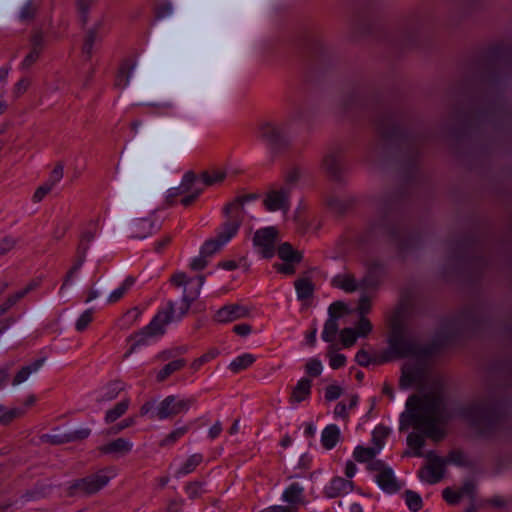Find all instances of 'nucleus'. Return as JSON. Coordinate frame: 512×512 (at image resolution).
Returning a JSON list of instances; mask_svg holds the SVG:
<instances>
[{
  "label": "nucleus",
  "mask_w": 512,
  "mask_h": 512,
  "mask_svg": "<svg viewBox=\"0 0 512 512\" xmlns=\"http://www.w3.org/2000/svg\"><path fill=\"white\" fill-rule=\"evenodd\" d=\"M410 409L408 419L419 433L412 432L407 436V444L414 450V456H424L421 451L425 445L424 437L438 442L445 436L442 425L448 421L443 397L437 393H427L422 397L411 396L407 401Z\"/></svg>",
  "instance_id": "obj_1"
},
{
  "label": "nucleus",
  "mask_w": 512,
  "mask_h": 512,
  "mask_svg": "<svg viewBox=\"0 0 512 512\" xmlns=\"http://www.w3.org/2000/svg\"><path fill=\"white\" fill-rule=\"evenodd\" d=\"M198 290H184L183 297L179 301H169L160 309L150 323L134 335L135 343L125 357L130 355L135 346L144 344L147 337L162 335L165 327L170 322L180 320L189 310L192 302L197 299Z\"/></svg>",
  "instance_id": "obj_2"
},
{
  "label": "nucleus",
  "mask_w": 512,
  "mask_h": 512,
  "mask_svg": "<svg viewBox=\"0 0 512 512\" xmlns=\"http://www.w3.org/2000/svg\"><path fill=\"white\" fill-rule=\"evenodd\" d=\"M389 348L398 358L418 356L423 352L421 345L409 334L406 324V308L400 304L389 317Z\"/></svg>",
  "instance_id": "obj_3"
},
{
  "label": "nucleus",
  "mask_w": 512,
  "mask_h": 512,
  "mask_svg": "<svg viewBox=\"0 0 512 512\" xmlns=\"http://www.w3.org/2000/svg\"><path fill=\"white\" fill-rule=\"evenodd\" d=\"M461 415L485 437L493 435L504 421L501 407L494 401L471 403L461 410Z\"/></svg>",
  "instance_id": "obj_4"
},
{
  "label": "nucleus",
  "mask_w": 512,
  "mask_h": 512,
  "mask_svg": "<svg viewBox=\"0 0 512 512\" xmlns=\"http://www.w3.org/2000/svg\"><path fill=\"white\" fill-rule=\"evenodd\" d=\"M115 476L116 473L113 468L100 469L96 473L73 481L67 489V495L70 497L94 495L107 486Z\"/></svg>",
  "instance_id": "obj_5"
},
{
  "label": "nucleus",
  "mask_w": 512,
  "mask_h": 512,
  "mask_svg": "<svg viewBox=\"0 0 512 512\" xmlns=\"http://www.w3.org/2000/svg\"><path fill=\"white\" fill-rule=\"evenodd\" d=\"M203 193V187L199 185L198 176L192 172H186L179 186L170 188L166 197L169 205L177 203V198L182 196L180 204L184 207L192 205Z\"/></svg>",
  "instance_id": "obj_6"
},
{
  "label": "nucleus",
  "mask_w": 512,
  "mask_h": 512,
  "mask_svg": "<svg viewBox=\"0 0 512 512\" xmlns=\"http://www.w3.org/2000/svg\"><path fill=\"white\" fill-rule=\"evenodd\" d=\"M195 403L196 399L194 397L179 399L175 395H169L158 404L152 417L159 420L173 418L181 413L187 412Z\"/></svg>",
  "instance_id": "obj_7"
},
{
  "label": "nucleus",
  "mask_w": 512,
  "mask_h": 512,
  "mask_svg": "<svg viewBox=\"0 0 512 512\" xmlns=\"http://www.w3.org/2000/svg\"><path fill=\"white\" fill-rule=\"evenodd\" d=\"M425 457L428 463L418 472V476L424 482L436 484L443 478L446 461L433 451L428 452Z\"/></svg>",
  "instance_id": "obj_8"
},
{
  "label": "nucleus",
  "mask_w": 512,
  "mask_h": 512,
  "mask_svg": "<svg viewBox=\"0 0 512 512\" xmlns=\"http://www.w3.org/2000/svg\"><path fill=\"white\" fill-rule=\"evenodd\" d=\"M256 136L273 150L280 149L286 144L283 129L270 122L261 123L257 128Z\"/></svg>",
  "instance_id": "obj_9"
},
{
  "label": "nucleus",
  "mask_w": 512,
  "mask_h": 512,
  "mask_svg": "<svg viewBox=\"0 0 512 512\" xmlns=\"http://www.w3.org/2000/svg\"><path fill=\"white\" fill-rule=\"evenodd\" d=\"M277 235V229L272 226L261 228L255 232L253 243L263 258L274 256Z\"/></svg>",
  "instance_id": "obj_10"
},
{
  "label": "nucleus",
  "mask_w": 512,
  "mask_h": 512,
  "mask_svg": "<svg viewBox=\"0 0 512 512\" xmlns=\"http://www.w3.org/2000/svg\"><path fill=\"white\" fill-rule=\"evenodd\" d=\"M291 188L289 186H280L269 190L263 200L267 211H287L290 208Z\"/></svg>",
  "instance_id": "obj_11"
},
{
  "label": "nucleus",
  "mask_w": 512,
  "mask_h": 512,
  "mask_svg": "<svg viewBox=\"0 0 512 512\" xmlns=\"http://www.w3.org/2000/svg\"><path fill=\"white\" fill-rule=\"evenodd\" d=\"M425 366L422 361L406 362L401 369L399 387L407 389L413 384L420 382L424 376Z\"/></svg>",
  "instance_id": "obj_12"
},
{
  "label": "nucleus",
  "mask_w": 512,
  "mask_h": 512,
  "mask_svg": "<svg viewBox=\"0 0 512 512\" xmlns=\"http://www.w3.org/2000/svg\"><path fill=\"white\" fill-rule=\"evenodd\" d=\"M159 229L153 215L144 218H138L132 221L129 226V235L134 239H144Z\"/></svg>",
  "instance_id": "obj_13"
},
{
  "label": "nucleus",
  "mask_w": 512,
  "mask_h": 512,
  "mask_svg": "<svg viewBox=\"0 0 512 512\" xmlns=\"http://www.w3.org/2000/svg\"><path fill=\"white\" fill-rule=\"evenodd\" d=\"M31 48L20 64V69L27 70L31 68L40 58L44 50V36L41 32H35L30 38Z\"/></svg>",
  "instance_id": "obj_14"
},
{
  "label": "nucleus",
  "mask_w": 512,
  "mask_h": 512,
  "mask_svg": "<svg viewBox=\"0 0 512 512\" xmlns=\"http://www.w3.org/2000/svg\"><path fill=\"white\" fill-rule=\"evenodd\" d=\"M133 448L132 442L125 438H117L104 445H101L98 450L102 454L113 455L116 457L127 455Z\"/></svg>",
  "instance_id": "obj_15"
},
{
  "label": "nucleus",
  "mask_w": 512,
  "mask_h": 512,
  "mask_svg": "<svg viewBox=\"0 0 512 512\" xmlns=\"http://www.w3.org/2000/svg\"><path fill=\"white\" fill-rule=\"evenodd\" d=\"M248 314L247 308L238 305V304H231L226 305L222 308H220L214 318L219 323H227L232 322L234 320L240 319L245 317Z\"/></svg>",
  "instance_id": "obj_16"
},
{
  "label": "nucleus",
  "mask_w": 512,
  "mask_h": 512,
  "mask_svg": "<svg viewBox=\"0 0 512 512\" xmlns=\"http://www.w3.org/2000/svg\"><path fill=\"white\" fill-rule=\"evenodd\" d=\"M354 488L353 482L342 477H334L324 489L328 498H336L351 492Z\"/></svg>",
  "instance_id": "obj_17"
},
{
  "label": "nucleus",
  "mask_w": 512,
  "mask_h": 512,
  "mask_svg": "<svg viewBox=\"0 0 512 512\" xmlns=\"http://www.w3.org/2000/svg\"><path fill=\"white\" fill-rule=\"evenodd\" d=\"M282 500L292 508H298L306 503L304 488L297 482L291 483L283 492Z\"/></svg>",
  "instance_id": "obj_18"
},
{
  "label": "nucleus",
  "mask_w": 512,
  "mask_h": 512,
  "mask_svg": "<svg viewBox=\"0 0 512 512\" xmlns=\"http://www.w3.org/2000/svg\"><path fill=\"white\" fill-rule=\"evenodd\" d=\"M253 199L251 195H242L236 197L232 202L224 207V213L229 219L239 218L240 224L243 221L244 204L245 202Z\"/></svg>",
  "instance_id": "obj_19"
},
{
  "label": "nucleus",
  "mask_w": 512,
  "mask_h": 512,
  "mask_svg": "<svg viewBox=\"0 0 512 512\" xmlns=\"http://www.w3.org/2000/svg\"><path fill=\"white\" fill-rule=\"evenodd\" d=\"M376 482L387 493H395L401 488L390 467L376 475Z\"/></svg>",
  "instance_id": "obj_20"
},
{
  "label": "nucleus",
  "mask_w": 512,
  "mask_h": 512,
  "mask_svg": "<svg viewBox=\"0 0 512 512\" xmlns=\"http://www.w3.org/2000/svg\"><path fill=\"white\" fill-rule=\"evenodd\" d=\"M240 220L238 217L235 219L227 220L218 228L216 237L222 241V243H228L236 234L240 228Z\"/></svg>",
  "instance_id": "obj_21"
},
{
  "label": "nucleus",
  "mask_w": 512,
  "mask_h": 512,
  "mask_svg": "<svg viewBox=\"0 0 512 512\" xmlns=\"http://www.w3.org/2000/svg\"><path fill=\"white\" fill-rule=\"evenodd\" d=\"M323 168L333 178H339L341 173V153L339 150L331 151L323 158Z\"/></svg>",
  "instance_id": "obj_22"
},
{
  "label": "nucleus",
  "mask_w": 512,
  "mask_h": 512,
  "mask_svg": "<svg viewBox=\"0 0 512 512\" xmlns=\"http://www.w3.org/2000/svg\"><path fill=\"white\" fill-rule=\"evenodd\" d=\"M312 381L308 378L300 379L292 389L289 401L290 403H301L311 395Z\"/></svg>",
  "instance_id": "obj_23"
},
{
  "label": "nucleus",
  "mask_w": 512,
  "mask_h": 512,
  "mask_svg": "<svg viewBox=\"0 0 512 512\" xmlns=\"http://www.w3.org/2000/svg\"><path fill=\"white\" fill-rule=\"evenodd\" d=\"M340 439V430L337 425L326 426L321 434V443L327 450L333 449Z\"/></svg>",
  "instance_id": "obj_24"
},
{
  "label": "nucleus",
  "mask_w": 512,
  "mask_h": 512,
  "mask_svg": "<svg viewBox=\"0 0 512 512\" xmlns=\"http://www.w3.org/2000/svg\"><path fill=\"white\" fill-rule=\"evenodd\" d=\"M170 282L172 285L177 287L190 285L200 288L205 282V276L197 275L194 278H189L184 272H178L170 277Z\"/></svg>",
  "instance_id": "obj_25"
},
{
  "label": "nucleus",
  "mask_w": 512,
  "mask_h": 512,
  "mask_svg": "<svg viewBox=\"0 0 512 512\" xmlns=\"http://www.w3.org/2000/svg\"><path fill=\"white\" fill-rule=\"evenodd\" d=\"M146 113L153 116H173L175 105L172 102L146 103Z\"/></svg>",
  "instance_id": "obj_26"
},
{
  "label": "nucleus",
  "mask_w": 512,
  "mask_h": 512,
  "mask_svg": "<svg viewBox=\"0 0 512 512\" xmlns=\"http://www.w3.org/2000/svg\"><path fill=\"white\" fill-rule=\"evenodd\" d=\"M44 362L45 358H40L35 360L33 363L22 367L12 380V385L17 386L26 381L32 373L37 372L42 367Z\"/></svg>",
  "instance_id": "obj_27"
},
{
  "label": "nucleus",
  "mask_w": 512,
  "mask_h": 512,
  "mask_svg": "<svg viewBox=\"0 0 512 512\" xmlns=\"http://www.w3.org/2000/svg\"><path fill=\"white\" fill-rule=\"evenodd\" d=\"M226 178V173L220 169H214L211 171H204L201 173L200 177H198L199 185L203 188L205 186H213L215 184H219L224 181Z\"/></svg>",
  "instance_id": "obj_28"
},
{
  "label": "nucleus",
  "mask_w": 512,
  "mask_h": 512,
  "mask_svg": "<svg viewBox=\"0 0 512 512\" xmlns=\"http://www.w3.org/2000/svg\"><path fill=\"white\" fill-rule=\"evenodd\" d=\"M186 365V360L183 358L170 361L157 373L156 380L158 382L165 381L173 373L180 371Z\"/></svg>",
  "instance_id": "obj_29"
},
{
  "label": "nucleus",
  "mask_w": 512,
  "mask_h": 512,
  "mask_svg": "<svg viewBox=\"0 0 512 512\" xmlns=\"http://www.w3.org/2000/svg\"><path fill=\"white\" fill-rule=\"evenodd\" d=\"M133 69L134 64L130 61L122 63L115 78V86L119 88H125L128 86Z\"/></svg>",
  "instance_id": "obj_30"
},
{
  "label": "nucleus",
  "mask_w": 512,
  "mask_h": 512,
  "mask_svg": "<svg viewBox=\"0 0 512 512\" xmlns=\"http://www.w3.org/2000/svg\"><path fill=\"white\" fill-rule=\"evenodd\" d=\"M130 405V400L128 398L121 400L118 402L113 408L107 410L105 414V422L107 424L115 422L121 416H123L128 410Z\"/></svg>",
  "instance_id": "obj_31"
},
{
  "label": "nucleus",
  "mask_w": 512,
  "mask_h": 512,
  "mask_svg": "<svg viewBox=\"0 0 512 512\" xmlns=\"http://www.w3.org/2000/svg\"><path fill=\"white\" fill-rule=\"evenodd\" d=\"M124 389V385L120 381L110 382L102 391L97 399L98 402L111 401L115 399L119 393Z\"/></svg>",
  "instance_id": "obj_32"
},
{
  "label": "nucleus",
  "mask_w": 512,
  "mask_h": 512,
  "mask_svg": "<svg viewBox=\"0 0 512 512\" xmlns=\"http://www.w3.org/2000/svg\"><path fill=\"white\" fill-rule=\"evenodd\" d=\"M280 259L285 262H300L301 254L294 250L292 245L288 242L282 243L277 250Z\"/></svg>",
  "instance_id": "obj_33"
},
{
  "label": "nucleus",
  "mask_w": 512,
  "mask_h": 512,
  "mask_svg": "<svg viewBox=\"0 0 512 512\" xmlns=\"http://www.w3.org/2000/svg\"><path fill=\"white\" fill-rule=\"evenodd\" d=\"M255 361V357L252 354L245 353L238 357H236L229 365V369L234 372L238 373L242 370L247 369L249 366H251Z\"/></svg>",
  "instance_id": "obj_34"
},
{
  "label": "nucleus",
  "mask_w": 512,
  "mask_h": 512,
  "mask_svg": "<svg viewBox=\"0 0 512 512\" xmlns=\"http://www.w3.org/2000/svg\"><path fill=\"white\" fill-rule=\"evenodd\" d=\"M333 288H358L355 277L349 273L338 274L331 281Z\"/></svg>",
  "instance_id": "obj_35"
},
{
  "label": "nucleus",
  "mask_w": 512,
  "mask_h": 512,
  "mask_svg": "<svg viewBox=\"0 0 512 512\" xmlns=\"http://www.w3.org/2000/svg\"><path fill=\"white\" fill-rule=\"evenodd\" d=\"M102 27V22H98L90 29L85 37V41L82 47V52L90 58L92 55L93 45L97 39L98 31Z\"/></svg>",
  "instance_id": "obj_36"
},
{
  "label": "nucleus",
  "mask_w": 512,
  "mask_h": 512,
  "mask_svg": "<svg viewBox=\"0 0 512 512\" xmlns=\"http://www.w3.org/2000/svg\"><path fill=\"white\" fill-rule=\"evenodd\" d=\"M203 461V456L199 453L191 455L178 469L176 475H187L193 472L196 467Z\"/></svg>",
  "instance_id": "obj_37"
},
{
  "label": "nucleus",
  "mask_w": 512,
  "mask_h": 512,
  "mask_svg": "<svg viewBox=\"0 0 512 512\" xmlns=\"http://www.w3.org/2000/svg\"><path fill=\"white\" fill-rule=\"evenodd\" d=\"M378 454V448L357 446L354 449L353 457L358 462L371 461Z\"/></svg>",
  "instance_id": "obj_38"
},
{
  "label": "nucleus",
  "mask_w": 512,
  "mask_h": 512,
  "mask_svg": "<svg viewBox=\"0 0 512 512\" xmlns=\"http://www.w3.org/2000/svg\"><path fill=\"white\" fill-rule=\"evenodd\" d=\"M190 429L189 425H184L181 427H178L171 431L164 439L161 440L160 446L161 447H168L172 446L174 443H176L181 437H183Z\"/></svg>",
  "instance_id": "obj_39"
},
{
  "label": "nucleus",
  "mask_w": 512,
  "mask_h": 512,
  "mask_svg": "<svg viewBox=\"0 0 512 512\" xmlns=\"http://www.w3.org/2000/svg\"><path fill=\"white\" fill-rule=\"evenodd\" d=\"M339 329L338 322L335 318L329 317L323 328L322 339L325 342H333L336 339V335Z\"/></svg>",
  "instance_id": "obj_40"
},
{
  "label": "nucleus",
  "mask_w": 512,
  "mask_h": 512,
  "mask_svg": "<svg viewBox=\"0 0 512 512\" xmlns=\"http://www.w3.org/2000/svg\"><path fill=\"white\" fill-rule=\"evenodd\" d=\"M225 244L222 243L217 237L208 239L201 246L200 252L206 257H210L218 252Z\"/></svg>",
  "instance_id": "obj_41"
},
{
  "label": "nucleus",
  "mask_w": 512,
  "mask_h": 512,
  "mask_svg": "<svg viewBox=\"0 0 512 512\" xmlns=\"http://www.w3.org/2000/svg\"><path fill=\"white\" fill-rule=\"evenodd\" d=\"M404 498L410 511L417 512L422 508V499L418 493L412 490H406L404 492Z\"/></svg>",
  "instance_id": "obj_42"
},
{
  "label": "nucleus",
  "mask_w": 512,
  "mask_h": 512,
  "mask_svg": "<svg viewBox=\"0 0 512 512\" xmlns=\"http://www.w3.org/2000/svg\"><path fill=\"white\" fill-rule=\"evenodd\" d=\"M389 434V429L384 426H378L372 432L373 448H378V452L382 449L384 441Z\"/></svg>",
  "instance_id": "obj_43"
},
{
  "label": "nucleus",
  "mask_w": 512,
  "mask_h": 512,
  "mask_svg": "<svg viewBox=\"0 0 512 512\" xmlns=\"http://www.w3.org/2000/svg\"><path fill=\"white\" fill-rule=\"evenodd\" d=\"M84 262V255H81L78 257L76 262L73 264V266L70 268V270L67 272L65 280L61 286V288H65L66 286H69L72 284V279L79 273L82 265Z\"/></svg>",
  "instance_id": "obj_44"
},
{
  "label": "nucleus",
  "mask_w": 512,
  "mask_h": 512,
  "mask_svg": "<svg viewBox=\"0 0 512 512\" xmlns=\"http://www.w3.org/2000/svg\"><path fill=\"white\" fill-rule=\"evenodd\" d=\"M93 309L85 310L77 319L75 328L79 332H83L93 320Z\"/></svg>",
  "instance_id": "obj_45"
},
{
  "label": "nucleus",
  "mask_w": 512,
  "mask_h": 512,
  "mask_svg": "<svg viewBox=\"0 0 512 512\" xmlns=\"http://www.w3.org/2000/svg\"><path fill=\"white\" fill-rule=\"evenodd\" d=\"M64 175V166L61 163H57L53 170L51 171L47 181V183L50 187L54 188L56 184H58Z\"/></svg>",
  "instance_id": "obj_46"
},
{
  "label": "nucleus",
  "mask_w": 512,
  "mask_h": 512,
  "mask_svg": "<svg viewBox=\"0 0 512 512\" xmlns=\"http://www.w3.org/2000/svg\"><path fill=\"white\" fill-rule=\"evenodd\" d=\"M357 337H358L357 333L352 328H344L340 332V338H341L342 344L345 347L353 346L357 340Z\"/></svg>",
  "instance_id": "obj_47"
},
{
  "label": "nucleus",
  "mask_w": 512,
  "mask_h": 512,
  "mask_svg": "<svg viewBox=\"0 0 512 512\" xmlns=\"http://www.w3.org/2000/svg\"><path fill=\"white\" fill-rule=\"evenodd\" d=\"M36 11L37 6L32 1H28L23 5L20 11V19L22 21L32 20L35 17Z\"/></svg>",
  "instance_id": "obj_48"
},
{
  "label": "nucleus",
  "mask_w": 512,
  "mask_h": 512,
  "mask_svg": "<svg viewBox=\"0 0 512 512\" xmlns=\"http://www.w3.org/2000/svg\"><path fill=\"white\" fill-rule=\"evenodd\" d=\"M372 331V324L371 322L365 317L360 316L359 322L356 326L355 332L360 337L367 336Z\"/></svg>",
  "instance_id": "obj_49"
},
{
  "label": "nucleus",
  "mask_w": 512,
  "mask_h": 512,
  "mask_svg": "<svg viewBox=\"0 0 512 512\" xmlns=\"http://www.w3.org/2000/svg\"><path fill=\"white\" fill-rule=\"evenodd\" d=\"M442 496L444 500L450 505H456L459 503L460 499L463 497L462 493L459 491H454L451 488L447 487L443 490Z\"/></svg>",
  "instance_id": "obj_50"
},
{
  "label": "nucleus",
  "mask_w": 512,
  "mask_h": 512,
  "mask_svg": "<svg viewBox=\"0 0 512 512\" xmlns=\"http://www.w3.org/2000/svg\"><path fill=\"white\" fill-rule=\"evenodd\" d=\"M306 373L312 377H317L322 372V363L318 359H310L305 366Z\"/></svg>",
  "instance_id": "obj_51"
},
{
  "label": "nucleus",
  "mask_w": 512,
  "mask_h": 512,
  "mask_svg": "<svg viewBox=\"0 0 512 512\" xmlns=\"http://www.w3.org/2000/svg\"><path fill=\"white\" fill-rule=\"evenodd\" d=\"M173 8L170 2L164 1L159 3L155 9V17L157 19H163L172 14Z\"/></svg>",
  "instance_id": "obj_52"
},
{
  "label": "nucleus",
  "mask_w": 512,
  "mask_h": 512,
  "mask_svg": "<svg viewBox=\"0 0 512 512\" xmlns=\"http://www.w3.org/2000/svg\"><path fill=\"white\" fill-rule=\"evenodd\" d=\"M31 80L27 77L21 78L13 88V95L15 98L21 97L30 87Z\"/></svg>",
  "instance_id": "obj_53"
},
{
  "label": "nucleus",
  "mask_w": 512,
  "mask_h": 512,
  "mask_svg": "<svg viewBox=\"0 0 512 512\" xmlns=\"http://www.w3.org/2000/svg\"><path fill=\"white\" fill-rule=\"evenodd\" d=\"M23 411L21 409L15 408L11 409L3 414L0 415V424L1 425H8L10 424L14 419L20 417L23 415Z\"/></svg>",
  "instance_id": "obj_54"
},
{
  "label": "nucleus",
  "mask_w": 512,
  "mask_h": 512,
  "mask_svg": "<svg viewBox=\"0 0 512 512\" xmlns=\"http://www.w3.org/2000/svg\"><path fill=\"white\" fill-rule=\"evenodd\" d=\"M217 355V352H214V351H210L206 354H203L201 357L195 359L191 365H190V368L193 370V371H197L200 369V367L202 365H204L205 363L209 362L210 360H212L213 358H215Z\"/></svg>",
  "instance_id": "obj_55"
},
{
  "label": "nucleus",
  "mask_w": 512,
  "mask_h": 512,
  "mask_svg": "<svg viewBox=\"0 0 512 512\" xmlns=\"http://www.w3.org/2000/svg\"><path fill=\"white\" fill-rule=\"evenodd\" d=\"M301 177L300 169L294 167L290 169L285 175V184L283 186H289L291 189L293 185H295Z\"/></svg>",
  "instance_id": "obj_56"
},
{
  "label": "nucleus",
  "mask_w": 512,
  "mask_h": 512,
  "mask_svg": "<svg viewBox=\"0 0 512 512\" xmlns=\"http://www.w3.org/2000/svg\"><path fill=\"white\" fill-rule=\"evenodd\" d=\"M91 430L89 428H81L67 433L69 442L80 441L90 436Z\"/></svg>",
  "instance_id": "obj_57"
},
{
  "label": "nucleus",
  "mask_w": 512,
  "mask_h": 512,
  "mask_svg": "<svg viewBox=\"0 0 512 512\" xmlns=\"http://www.w3.org/2000/svg\"><path fill=\"white\" fill-rule=\"evenodd\" d=\"M185 491L189 498L195 499L199 497L203 490H202V483L201 482H190L185 486Z\"/></svg>",
  "instance_id": "obj_58"
},
{
  "label": "nucleus",
  "mask_w": 512,
  "mask_h": 512,
  "mask_svg": "<svg viewBox=\"0 0 512 512\" xmlns=\"http://www.w3.org/2000/svg\"><path fill=\"white\" fill-rule=\"evenodd\" d=\"M92 5V0H77V8L83 24L88 21V11Z\"/></svg>",
  "instance_id": "obj_59"
},
{
  "label": "nucleus",
  "mask_w": 512,
  "mask_h": 512,
  "mask_svg": "<svg viewBox=\"0 0 512 512\" xmlns=\"http://www.w3.org/2000/svg\"><path fill=\"white\" fill-rule=\"evenodd\" d=\"M24 292H18L8 297L7 300L0 306V316L6 313L18 300L24 297Z\"/></svg>",
  "instance_id": "obj_60"
},
{
  "label": "nucleus",
  "mask_w": 512,
  "mask_h": 512,
  "mask_svg": "<svg viewBox=\"0 0 512 512\" xmlns=\"http://www.w3.org/2000/svg\"><path fill=\"white\" fill-rule=\"evenodd\" d=\"M372 305V297L368 295H363L359 299L358 303V312L360 316H365L367 313L370 312Z\"/></svg>",
  "instance_id": "obj_61"
},
{
  "label": "nucleus",
  "mask_w": 512,
  "mask_h": 512,
  "mask_svg": "<svg viewBox=\"0 0 512 512\" xmlns=\"http://www.w3.org/2000/svg\"><path fill=\"white\" fill-rule=\"evenodd\" d=\"M53 188L50 187L47 183L39 186L32 196V201L34 203H38L44 199V197L51 192Z\"/></svg>",
  "instance_id": "obj_62"
},
{
  "label": "nucleus",
  "mask_w": 512,
  "mask_h": 512,
  "mask_svg": "<svg viewBox=\"0 0 512 512\" xmlns=\"http://www.w3.org/2000/svg\"><path fill=\"white\" fill-rule=\"evenodd\" d=\"M16 245V240L13 237L6 236L0 240V256L7 254Z\"/></svg>",
  "instance_id": "obj_63"
},
{
  "label": "nucleus",
  "mask_w": 512,
  "mask_h": 512,
  "mask_svg": "<svg viewBox=\"0 0 512 512\" xmlns=\"http://www.w3.org/2000/svg\"><path fill=\"white\" fill-rule=\"evenodd\" d=\"M207 258L200 252L199 256L193 258L190 262V268L194 271L203 270L208 264Z\"/></svg>",
  "instance_id": "obj_64"
}]
</instances>
